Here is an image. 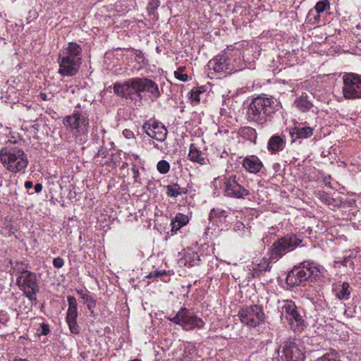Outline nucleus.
Returning a JSON list of instances; mask_svg holds the SVG:
<instances>
[{
  "mask_svg": "<svg viewBox=\"0 0 361 361\" xmlns=\"http://www.w3.org/2000/svg\"><path fill=\"white\" fill-rule=\"evenodd\" d=\"M302 242V238L300 235L290 233L278 238L274 242L269 249V257L263 258L259 263L255 264L254 274L259 276L271 269V263L279 260L287 252L293 251Z\"/></svg>",
  "mask_w": 361,
  "mask_h": 361,
  "instance_id": "nucleus-1",
  "label": "nucleus"
},
{
  "mask_svg": "<svg viewBox=\"0 0 361 361\" xmlns=\"http://www.w3.org/2000/svg\"><path fill=\"white\" fill-rule=\"evenodd\" d=\"M279 104L273 97L259 95L255 97L247 111V120L262 127L267 126L271 121L272 115L279 110Z\"/></svg>",
  "mask_w": 361,
  "mask_h": 361,
  "instance_id": "nucleus-2",
  "label": "nucleus"
},
{
  "mask_svg": "<svg viewBox=\"0 0 361 361\" xmlns=\"http://www.w3.org/2000/svg\"><path fill=\"white\" fill-rule=\"evenodd\" d=\"M82 47L76 42H69L59 54L58 73L62 76L75 75L82 64Z\"/></svg>",
  "mask_w": 361,
  "mask_h": 361,
  "instance_id": "nucleus-3",
  "label": "nucleus"
},
{
  "mask_svg": "<svg viewBox=\"0 0 361 361\" xmlns=\"http://www.w3.org/2000/svg\"><path fill=\"white\" fill-rule=\"evenodd\" d=\"M0 160L3 166L11 173L23 172L28 165L27 154L24 151L9 145L0 150Z\"/></svg>",
  "mask_w": 361,
  "mask_h": 361,
  "instance_id": "nucleus-4",
  "label": "nucleus"
},
{
  "mask_svg": "<svg viewBox=\"0 0 361 361\" xmlns=\"http://www.w3.org/2000/svg\"><path fill=\"white\" fill-rule=\"evenodd\" d=\"M322 267L314 262L305 261L288 272L286 281L290 286L304 285L321 273Z\"/></svg>",
  "mask_w": 361,
  "mask_h": 361,
  "instance_id": "nucleus-5",
  "label": "nucleus"
},
{
  "mask_svg": "<svg viewBox=\"0 0 361 361\" xmlns=\"http://www.w3.org/2000/svg\"><path fill=\"white\" fill-rule=\"evenodd\" d=\"M167 319L180 325L185 331L202 329L204 325V322L200 317L186 307H181L174 317H167Z\"/></svg>",
  "mask_w": 361,
  "mask_h": 361,
  "instance_id": "nucleus-6",
  "label": "nucleus"
},
{
  "mask_svg": "<svg viewBox=\"0 0 361 361\" xmlns=\"http://www.w3.org/2000/svg\"><path fill=\"white\" fill-rule=\"evenodd\" d=\"M16 282L19 288L23 291V295L30 301L36 302V294L39 290L36 274L30 271L24 269L17 278Z\"/></svg>",
  "mask_w": 361,
  "mask_h": 361,
  "instance_id": "nucleus-7",
  "label": "nucleus"
},
{
  "mask_svg": "<svg viewBox=\"0 0 361 361\" xmlns=\"http://www.w3.org/2000/svg\"><path fill=\"white\" fill-rule=\"evenodd\" d=\"M281 314L286 319L293 331L301 332L304 329L305 321L293 301H284Z\"/></svg>",
  "mask_w": 361,
  "mask_h": 361,
  "instance_id": "nucleus-8",
  "label": "nucleus"
},
{
  "mask_svg": "<svg viewBox=\"0 0 361 361\" xmlns=\"http://www.w3.org/2000/svg\"><path fill=\"white\" fill-rule=\"evenodd\" d=\"M238 316L243 324L250 327H256L264 321L263 308L257 305L243 307Z\"/></svg>",
  "mask_w": 361,
  "mask_h": 361,
  "instance_id": "nucleus-9",
  "label": "nucleus"
},
{
  "mask_svg": "<svg viewBox=\"0 0 361 361\" xmlns=\"http://www.w3.org/2000/svg\"><path fill=\"white\" fill-rule=\"evenodd\" d=\"M343 97L347 99H361V78L355 73H345L343 76Z\"/></svg>",
  "mask_w": 361,
  "mask_h": 361,
  "instance_id": "nucleus-10",
  "label": "nucleus"
},
{
  "mask_svg": "<svg viewBox=\"0 0 361 361\" xmlns=\"http://www.w3.org/2000/svg\"><path fill=\"white\" fill-rule=\"evenodd\" d=\"M63 123L67 130L74 134L86 133L88 131L89 119L79 111H75L73 114L66 116L63 119Z\"/></svg>",
  "mask_w": 361,
  "mask_h": 361,
  "instance_id": "nucleus-11",
  "label": "nucleus"
},
{
  "mask_svg": "<svg viewBox=\"0 0 361 361\" xmlns=\"http://www.w3.org/2000/svg\"><path fill=\"white\" fill-rule=\"evenodd\" d=\"M225 195L230 197L243 198L250 195L248 190L242 186L235 175L226 177L223 180Z\"/></svg>",
  "mask_w": 361,
  "mask_h": 361,
  "instance_id": "nucleus-12",
  "label": "nucleus"
},
{
  "mask_svg": "<svg viewBox=\"0 0 361 361\" xmlns=\"http://www.w3.org/2000/svg\"><path fill=\"white\" fill-rule=\"evenodd\" d=\"M282 348L281 355H280L279 349L277 350L279 361L305 360L304 353L295 341L290 340L286 341Z\"/></svg>",
  "mask_w": 361,
  "mask_h": 361,
  "instance_id": "nucleus-13",
  "label": "nucleus"
},
{
  "mask_svg": "<svg viewBox=\"0 0 361 361\" xmlns=\"http://www.w3.org/2000/svg\"><path fill=\"white\" fill-rule=\"evenodd\" d=\"M146 134L154 140L164 142L166 139L168 130L163 123L156 120H149L142 126Z\"/></svg>",
  "mask_w": 361,
  "mask_h": 361,
  "instance_id": "nucleus-14",
  "label": "nucleus"
},
{
  "mask_svg": "<svg viewBox=\"0 0 361 361\" xmlns=\"http://www.w3.org/2000/svg\"><path fill=\"white\" fill-rule=\"evenodd\" d=\"M114 92L117 95L131 100L137 97L136 78L128 80L124 83L116 82Z\"/></svg>",
  "mask_w": 361,
  "mask_h": 361,
  "instance_id": "nucleus-15",
  "label": "nucleus"
},
{
  "mask_svg": "<svg viewBox=\"0 0 361 361\" xmlns=\"http://www.w3.org/2000/svg\"><path fill=\"white\" fill-rule=\"evenodd\" d=\"M137 97L141 99V92H147L149 96L157 99L160 97L158 85L147 78H136Z\"/></svg>",
  "mask_w": 361,
  "mask_h": 361,
  "instance_id": "nucleus-16",
  "label": "nucleus"
},
{
  "mask_svg": "<svg viewBox=\"0 0 361 361\" xmlns=\"http://www.w3.org/2000/svg\"><path fill=\"white\" fill-rule=\"evenodd\" d=\"M209 66L212 68L216 73L230 74L233 71H236V70H233V68L230 66V59L225 54L217 56L216 58L211 60L209 62Z\"/></svg>",
  "mask_w": 361,
  "mask_h": 361,
  "instance_id": "nucleus-17",
  "label": "nucleus"
},
{
  "mask_svg": "<svg viewBox=\"0 0 361 361\" xmlns=\"http://www.w3.org/2000/svg\"><path fill=\"white\" fill-rule=\"evenodd\" d=\"M314 128L310 126H305L302 123H297L290 130V135L295 139H306L311 137L313 135Z\"/></svg>",
  "mask_w": 361,
  "mask_h": 361,
  "instance_id": "nucleus-18",
  "label": "nucleus"
},
{
  "mask_svg": "<svg viewBox=\"0 0 361 361\" xmlns=\"http://www.w3.org/2000/svg\"><path fill=\"white\" fill-rule=\"evenodd\" d=\"M78 317V307H68L66 312V322L68 325L70 331L73 334H78L80 332V328L77 322Z\"/></svg>",
  "mask_w": 361,
  "mask_h": 361,
  "instance_id": "nucleus-19",
  "label": "nucleus"
},
{
  "mask_svg": "<svg viewBox=\"0 0 361 361\" xmlns=\"http://www.w3.org/2000/svg\"><path fill=\"white\" fill-rule=\"evenodd\" d=\"M243 166L247 171L256 173L262 169V163L256 156H250L243 159Z\"/></svg>",
  "mask_w": 361,
  "mask_h": 361,
  "instance_id": "nucleus-20",
  "label": "nucleus"
},
{
  "mask_svg": "<svg viewBox=\"0 0 361 361\" xmlns=\"http://www.w3.org/2000/svg\"><path fill=\"white\" fill-rule=\"evenodd\" d=\"M204 155V153L195 144L190 145L188 157L191 161L198 163L200 165H205L208 159Z\"/></svg>",
  "mask_w": 361,
  "mask_h": 361,
  "instance_id": "nucleus-21",
  "label": "nucleus"
},
{
  "mask_svg": "<svg viewBox=\"0 0 361 361\" xmlns=\"http://www.w3.org/2000/svg\"><path fill=\"white\" fill-rule=\"evenodd\" d=\"M286 146V141L279 135L271 136L267 144V149L271 154H275L283 149Z\"/></svg>",
  "mask_w": 361,
  "mask_h": 361,
  "instance_id": "nucleus-22",
  "label": "nucleus"
},
{
  "mask_svg": "<svg viewBox=\"0 0 361 361\" xmlns=\"http://www.w3.org/2000/svg\"><path fill=\"white\" fill-rule=\"evenodd\" d=\"M333 291L339 300H348L350 295V285L347 282L334 284Z\"/></svg>",
  "mask_w": 361,
  "mask_h": 361,
  "instance_id": "nucleus-23",
  "label": "nucleus"
},
{
  "mask_svg": "<svg viewBox=\"0 0 361 361\" xmlns=\"http://www.w3.org/2000/svg\"><path fill=\"white\" fill-rule=\"evenodd\" d=\"M188 190L185 188H181L178 184L175 183L166 186V195L168 197L176 198L178 196L186 194Z\"/></svg>",
  "mask_w": 361,
  "mask_h": 361,
  "instance_id": "nucleus-24",
  "label": "nucleus"
},
{
  "mask_svg": "<svg viewBox=\"0 0 361 361\" xmlns=\"http://www.w3.org/2000/svg\"><path fill=\"white\" fill-rule=\"evenodd\" d=\"M78 293L82 299L84 304L87 305V309L92 314L94 312V309L96 307L95 300L91 295L84 293L82 290L78 291Z\"/></svg>",
  "mask_w": 361,
  "mask_h": 361,
  "instance_id": "nucleus-25",
  "label": "nucleus"
},
{
  "mask_svg": "<svg viewBox=\"0 0 361 361\" xmlns=\"http://www.w3.org/2000/svg\"><path fill=\"white\" fill-rule=\"evenodd\" d=\"M295 106L301 111H309L312 106V104L307 99L306 97H300L295 101Z\"/></svg>",
  "mask_w": 361,
  "mask_h": 361,
  "instance_id": "nucleus-26",
  "label": "nucleus"
},
{
  "mask_svg": "<svg viewBox=\"0 0 361 361\" xmlns=\"http://www.w3.org/2000/svg\"><path fill=\"white\" fill-rule=\"evenodd\" d=\"M204 92V87H197L192 89L190 92V99L192 102H195L196 104L199 103L200 101V94Z\"/></svg>",
  "mask_w": 361,
  "mask_h": 361,
  "instance_id": "nucleus-27",
  "label": "nucleus"
},
{
  "mask_svg": "<svg viewBox=\"0 0 361 361\" xmlns=\"http://www.w3.org/2000/svg\"><path fill=\"white\" fill-rule=\"evenodd\" d=\"M243 137L249 140H255L257 138L256 130L251 127H245L241 130Z\"/></svg>",
  "mask_w": 361,
  "mask_h": 361,
  "instance_id": "nucleus-28",
  "label": "nucleus"
},
{
  "mask_svg": "<svg viewBox=\"0 0 361 361\" xmlns=\"http://www.w3.org/2000/svg\"><path fill=\"white\" fill-rule=\"evenodd\" d=\"M314 9L318 14L330 9V3L329 0H322L318 1L314 6Z\"/></svg>",
  "mask_w": 361,
  "mask_h": 361,
  "instance_id": "nucleus-29",
  "label": "nucleus"
},
{
  "mask_svg": "<svg viewBox=\"0 0 361 361\" xmlns=\"http://www.w3.org/2000/svg\"><path fill=\"white\" fill-rule=\"evenodd\" d=\"M314 361H341L336 352L326 353Z\"/></svg>",
  "mask_w": 361,
  "mask_h": 361,
  "instance_id": "nucleus-30",
  "label": "nucleus"
},
{
  "mask_svg": "<svg viewBox=\"0 0 361 361\" xmlns=\"http://www.w3.org/2000/svg\"><path fill=\"white\" fill-rule=\"evenodd\" d=\"M157 169L160 173L165 174L169 172L170 164L166 160H161L157 163Z\"/></svg>",
  "mask_w": 361,
  "mask_h": 361,
  "instance_id": "nucleus-31",
  "label": "nucleus"
},
{
  "mask_svg": "<svg viewBox=\"0 0 361 361\" xmlns=\"http://www.w3.org/2000/svg\"><path fill=\"white\" fill-rule=\"evenodd\" d=\"M185 67H179L177 71L174 72L175 77L183 82H185L188 79V76L186 73H184Z\"/></svg>",
  "mask_w": 361,
  "mask_h": 361,
  "instance_id": "nucleus-32",
  "label": "nucleus"
},
{
  "mask_svg": "<svg viewBox=\"0 0 361 361\" xmlns=\"http://www.w3.org/2000/svg\"><path fill=\"white\" fill-rule=\"evenodd\" d=\"M160 5L159 0H149L147 6V10L149 15L154 14L156 10Z\"/></svg>",
  "mask_w": 361,
  "mask_h": 361,
  "instance_id": "nucleus-33",
  "label": "nucleus"
},
{
  "mask_svg": "<svg viewBox=\"0 0 361 361\" xmlns=\"http://www.w3.org/2000/svg\"><path fill=\"white\" fill-rule=\"evenodd\" d=\"M174 220L176 221V222H178L179 225H180L181 226H183L188 223V217L186 215L180 213L178 214L176 216Z\"/></svg>",
  "mask_w": 361,
  "mask_h": 361,
  "instance_id": "nucleus-34",
  "label": "nucleus"
},
{
  "mask_svg": "<svg viewBox=\"0 0 361 361\" xmlns=\"http://www.w3.org/2000/svg\"><path fill=\"white\" fill-rule=\"evenodd\" d=\"M37 331L39 336L48 335L50 332L49 324L45 323L40 324V329H38Z\"/></svg>",
  "mask_w": 361,
  "mask_h": 361,
  "instance_id": "nucleus-35",
  "label": "nucleus"
},
{
  "mask_svg": "<svg viewBox=\"0 0 361 361\" xmlns=\"http://www.w3.org/2000/svg\"><path fill=\"white\" fill-rule=\"evenodd\" d=\"M226 211L220 209H213L210 212L209 214V219L216 217V216H225Z\"/></svg>",
  "mask_w": 361,
  "mask_h": 361,
  "instance_id": "nucleus-36",
  "label": "nucleus"
},
{
  "mask_svg": "<svg viewBox=\"0 0 361 361\" xmlns=\"http://www.w3.org/2000/svg\"><path fill=\"white\" fill-rule=\"evenodd\" d=\"M53 265L55 268L60 269L64 265V260L60 257H56L53 259Z\"/></svg>",
  "mask_w": 361,
  "mask_h": 361,
  "instance_id": "nucleus-37",
  "label": "nucleus"
},
{
  "mask_svg": "<svg viewBox=\"0 0 361 361\" xmlns=\"http://www.w3.org/2000/svg\"><path fill=\"white\" fill-rule=\"evenodd\" d=\"M67 301L68 304V307H78L77 300L75 297L72 295H68L67 297Z\"/></svg>",
  "mask_w": 361,
  "mask_h": 361,
  "instance_id": "nucleus-38",
  "label": "nucleus"
},
{
  "mask_svg": "<svg viewBox=\"0 0 361 361\" xmlns=\"http://www.w3.org/2000/svg\"><path fill=\"white\" fill-rule=\"evenodd\" d=\"M341 264L345 267H348L349 265L353 269L354 267V263L350 256L344 257L343 259L341 261Z\"/></svg>",
  "mask_w": 361,
  "mask_h": 361,
  "instance_id": "nucleus-39",
  "label": "nucleus"
},
{
  "mask_svg": "<svg viewBox=\"0 0 361 361\" xmlns=\"http://www.w3.org/2000/svg\"><path fill=\"white\" fill-rule=\"evenodd\" d=\"M166 273L165 271H152L148 277L149 278H158V277H161L163 275H165Z\"/></svg>",
  "mask_w": 361,
  "mask_h": 361,
  "instance_id": "nucleus-40",
  "label": "nucleus"
},
{
  "mask_svg": "<svg viewBox=\"0 0 361 361\" xmlns=\"http://www.w3.org/2000/svg\"><path fill=\"white\" fill-rule=\"evenodd\" d=\"M245 226L240 221H236L233 226V230L235 231H244Z\"/></svg>",
  "mask_w": 361,
  "mask_h": 361,
  "instance_id": "nucleus-41",
  "label": "nucleus"
},
{
  "mask_svg": "<svg viewBox=\"0 0 361 361\" xmlns=\"http://www.w3.org/2000/svg\"><path fill=\"white\" fill-rule=\"evenodd\" d=\"M8 321V317L3 311H0V324H6Z\"/></svg>",
  "mask_w": 361,
  "mask_h": 361,
  "instance_id": "nucleus-42",
  "label": "nucleus"
},
{
  "mask_svg": "<svg viewBox=\"0 0 361 361\" xmlns=\"http://www.w3.org/2000/svg\"><path fill=\"white\" fill-rule=\"evenodd\" d=\"M171 231L172 232H176L182 227L180 225H179V224L178 222H176L175 220H173L171 221Z\"/></svg>",
  "mask_w": 361,
  "mask_h": 361,
  "instance_id": "nucleus-43",
  "label": "nucleus"
},
{
  "mask_svg": "<svg viewBox=\"0 0 361 361\" xmlns=\"http://www.w3.org/2000/svg\"><path fill=\"white\" fill-rule=\"evenodd\" d=\"M131 171L133 173V177L134 178L135 182L137 181V178L139 176V171L138 169L136 166H133V167L131 169Z\"/></svg>",
  "mask_w": 361,
  "mask_h": 361,
  "instance_id": "nucleus-44",
  "label": "nucleus"
},
{
  "mask_svg": "<svg viewBox=\"0 0 361 361\" xmlns=\"http://www.w3.org/2000/svg\"><path fill=\"white\" fill-rule=\"evenodd\" d=\"M123 134L127 139L133 138L134 136L133 133L128 129L124 130Z\"/></svg>",
  "mask_w": 361,
  "mask_h": 361,
  "instance_id": "nucleus-45",
  "label": "nucleus"
},
{
  "mask_svg": "<svg viewBox=\"0 0 361 361\" xmlns=\"http://www.w3.org/2000/svg\"><path fill=\"white\" fill-rule=\"evenodd\" d=\"M35 192H37V193L41 192L42 190V185L41 183H37L35 185Z\"/></svg>",
  "mask_w": 361,
  "mask_h": 361,
  "instance_id": "nucleus-46",
  "label": "nucleus"
},
{
  "mask_svg": "<svg viewBox=\"0 0 361 361\" xmlns=\"http://www.w3.org/2000/svg\"><path fill=\"white\" fill-rule=\"evenodd\" d=\"M25 187L27 190L31 189L33 187V183L32 181H30V180H27L25 183Z\"/></svg>",
  "mask_w": 361,
  "mask_h": 361,
  "instance_id": "nucleus-47",
  "label": "nucleus"
},
{
  "mask_svg": "<svg viewBox=\"0 0 361 361\" xmlns=\"http://www.w3.org/2000/svg\"><path fill=\"white\" fill-rule=\"evenodd\" d=\"M13 361H30L28 360L27 359H25V358H21V357H16Z\"/></svg>",
  "mask_w": 361,
  "mask_h": 361,
  "instance_id": "nucleus-48",
  "label": "nucleus"
},
{
  "mask_svg": "<svg viewBox=\"0 0 361 361\" xmlns=\"http://www.w3.org/2000/svg\"><path fill=\"white\" fill-rule=\"evenodd\" d=\"M324 201H325L326 204H330L331 199L330 197H324Z\"/></svg>",
  "mask_w": 361,
  "mask_h": 361,
  "instance_id": "nucleus-49",
  "label": "nucleus"
},
{
  "mask_svg": "<svg viewBox=\"0 0 361 361\" xmlns=\"http://www.w3.org/2000/svg\"><path fill=\"white\" fill-rule=\"evenodd\" d=\"M40 97L42 98V100H47V95L44 93H41Z\"/></svg>",
  "mask_w": 361,
  "mask_h": 361,
  "instance_id": "nucleus-50",
  "label": "nucleus"
},
{
  "mask_svg": "<svg viewBox=\"0 0 361 361\" xmlns=\"http://www.w3.org/2000/svg\"><path fill=\"white\" fill-rule=\"evenodd\" d=\"M154 147L157 148V149H159V147H158V145L157 144H154Z\"/></svg>",
  "mask_w": 361,
  "mask_h": 361,
  "instance_id": "nucleus-51",
  "label": "nucleus"
},
{
  "mask_svg": "<svg viewBox=\"0 0 361 361\" xmlns=\"http://www.w3.org/2000/svg\"><path fill=\"white\" fill-rule=\"evenodd\" d=\"M130 361H141V360H139V359H134V360H130Z\"/></svg>",
  "mask_w": 361,
  "mask_h": 361,
  "instance_id": "nucleus-52",
  "label": "nucleus"
}]
</instances>
